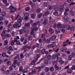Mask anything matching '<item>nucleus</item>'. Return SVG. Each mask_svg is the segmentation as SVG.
Returning <instances> with one entry per match:
<instances>
[{
    "label": "nucleus",
    "mask_w": 75,
    "mask_h": 75,
    "mask_svg": "<svg viewBox=\"0 0 75 75\" xmlns=\"http://www.w3.org/2000/svg\"><path fill=\"white\" fill-rule=\"evenodd\" d=\"M32 48V49H34L36 48L35 45H34L32 47L31 46L26 45L24 46L22 49V50H25L23 52H26L27 51H28L30 49Z\"/></svg>",
    "instance_id": "obj_1"
},
{
    "label": "nucleus",
    "mask_w": 75,
    "mask_h": 75,
    "mask_svg": "<svg viewBox=\"0 0 75 75\" xmlns=\"http://www.w3.org/2000/svg\"><path fill=\"white\" fill-rule=\"evenodd\" d=\"M21 26V23H18V22H16L15 24L13 25V27L15 28H17V27L20 28Z\"/></svg>",
    "instance_id": "obj_2"
},
{
    "label": "nucleus",
    "mask_w": 75,
    "mask_h": 75,
    "mask_svg": "<svg viewBox=\"0 0 75 75\" xmlns=\"http://www.w3.org/2000/svg\"><path fill=\"white\" fill-rule=\"evenodd\" d=\"M9 9L11 10H12L10 11L11 13H14V12H16V8L14 7V6L13 5H11L9 7Z\"/></svg>",
    "instance_id": "obj_3"
},
{
    "label": "nucleus",
    "mask_w": 75,
    "mask_h": 75,
    "mask_svg": "<svg viewBox=\"0 0 75 75\" xmlns=\"http://www.w3.org/2000/svg\"><path fill=\"white\" fill-rule=\"evenodd\" d=\"M49 20L50 21V24H54L55 20V17L50 16L49 18Z\"/></svg>",
    "instance_id": "obj_4"
},
{
    "label": "nucleus",
    "mask_w": 75,
    "mask_h": 75,
    "mask_svg": "<svg viewBox=\"0 0 75 75\" xmlns=\"http://www.w3.org/2000/svg\"><path fill=\"white\" fill-rule=\"evenodd\" d=\"M48 53V51H45V49H44L41 51V54H45L46 55H47Z\"/></svg>",
    "instance_id": "obj_5"
},
{
    "label": "nucleus",
    "mask_w": 75,
    "mask_h": 75,
    "mask_svg": "<svg viewBox=\"0 0 75 75\" xmlns=\"http://www.w3.org/2000/svg\"><path fill=\"white\" fill-rule=\"evenodd\" d=\"M13 59L15 60L18 59L19 60H20V58L19 57V55L18 54H15V56L14 57Z\"/></svg>",
    "instance_id": "obj_6"
},
{
    "label": "nucleus",
    "mask_w": 75,
    "mask_h": 75,
    "mask_svg": "<svg viewBox=\"0 0 75 75\" xmlns=\"http://www.w3.org/2000/svg\"><path fill=\"white\" fill-rule=\"evenodd\" d=\"M64 6L63 5H61L59 9L60 11H61V12L63 11L64 10Z\"/></svg>",
    "instance_id": "obj_7"
},
{
    "label": "nucleus",
    "mask_w": 75,
    "mask_h": 75,
    "mask_svg": "<svg viewBox=\"0 0 75 75\" xmlns=\"http://www.w3.org/2000/svg\"><path fill=\"white\" fill-rule=\"evenodd\" d=\"M7 30L5 29H4L3 31V33L1 34V35L2 37H4L6 35V33Z\"/></svg>",
    "instance_id": "obj_8"
},
{
    "label": "nucleus",
    "mask_w": 75,
    "mask_h": 75,
    "mask_svg": "<svg viewBox=\"0 0 75 75\" xmlns=\"http://www.w3.org/2000/svg\"><path fill=\"white\" fill-rule=\"evenodd\" d=\"M31 31H38V28H34L33 27H32L31 28Z\"/></svg>",
    "instance_id": "obj_9"
},
{
    "label": "nucleus",
    "mask_w": 75,
    "mask_h": 75,
    "mask_svg": "<svg viewBox=\"0 0 75 75\" xmlns=\"http://www.w3.org/2000/svg\"><path fill=\"white\" fill-rule=\"evenodd\" d=\"M55 38H56V36L55 35H53L50 38V40L52 41H53L55 40Z\"/></svg>",
    "instance_id": "obj_10"
},
{
    "label": "nucleus",
    "mask_w": 75,
    "mask_h": 75,
    "mask_svg": "<svg viewBox=\"0 0 75 75\" xmlns=\"http://www.w3.org/2000/svg\"><path fill=\"white\" fill-rule=\"evenodd\" d=\"M22 20H23V18L21 17H19L18 20V22H18V23H21V22H22Z\"/></svg>",
    "instance_id": "obj_11"
},
{
    "label": "nucleus",
    "mask_w": 75,
    "mask_h": 75,
    "mask_svg": "<svg viewBox=\"0 0 75 75\" xmlns=\"http://www.w3.org/2000/svg\"><path fill=\"white\" fill-rule=\"evenodd\" d=\"M53 8L54 9L55 11H57L59 10V6L56 7L55 8V6H53Z\"/></svg>",
    "instance_id": "obj_12"
},
{
    "label": "nucleus",
    "mask_w": 75,
    "mask_h": 75,
    "mask_svg": "<svg viewBox=\"0 0 75 75\" xmlns=\"http://www.w3.org/2000/svg\"><path fill=\"white\" fill-rule=\"evenodd\" d=\"M70 14L72 16H75V12L73 11L72 10H70Z\"/></svg>",
    "instance_id": "obj_13"
},
{
    "label": "nucleus",
    "mask_w": 75,
    "mask_h": 75,
    "mask_svg": "<svg viewBox=\"0 0 75 75\" xmlns=\"http://www.w3.org/2000/svg\"><path fill=\"white\" fill-rule=\"evenodd\" d=\"M49 33H50V34H53V33H54V30H53V29H52L51 28L49 29Z\"/></svg>",
    "instance_id": "obj_14"
},
{
    "label": "nucleus",
    "mask_w": 75,
    "mask_h": 75,
    "mask_svg": "<svg viewBox=\"0 0 75 75\" xmlns=\"http://www.w3.org/2000/svg\"><path fill=\"white\" fill-rule=\"evenodd\" d=\"M5 68V66H4L3 67H2L1 68V72H2L3 74H4L5 73V70L4 69V68Z\"/></svg>",
    "instance_id": "obj_15"
},
{
    "label": "nucleus",
    "mask_w": 75,
    "mask_h": 75,
    "mask_svg": "<svg viewBox=\"0 0 75 75\" xmlns=\"http://www.w3.org/2000/svg\"><path fill=\"white\" fill-rule=\"evenodd\" d=\"M43 66H42L41 67H38L37 68V69H38V72H40V71H41V69L43 68Z\"/></svg>",
    "instance_id": "obj_16"
},
{
    "label": "nucleus",
    "mask_w": 75,
    "mask_h": 75,
    "mask_svg": "<svg viewBox=\"0 0 75 75\" xmlns=\"http://www.w3.org/2000/svg\"><path fill=\"white\" fill-rule=\"evenodd\" d=\"M35 15H36V13H34L31 15V17L32 18H34L35 17Z\"/></svg>",
    "instance_id": "obj_17"
},
{
    "label": "nucleus",
    "mask_w": 75,
    "mask_h": 75,
    "mask_svg": "<svg viewBox=\"0 0 75 75\" xmlns=\"http://www.w3.org/2000/svg\"><path fill=\"white\" fill-rule=\"evenodd\" d=\"M47 22H48V19H47V18H46L45 19V21L43 22L42 24H43L44 25H45L47 24Z\"/></svg>",
    "instance_id": "obj_18"
},
{
    "label": "nucleus",
    "mask_w": 75,
    "mask_h": 75,
    "mask_svg": "<svg viewBox=\"0 0 75 75\" xmlns=\"http://www.w3.org/2000/svg\"><path fill=\"white\" fill-rule=\"evenodd\" d=\"M28 41H31V40H32V39H33V36L31 35L29 36L28 37Z\"/></svg>",
    "instance_id": "obj_19"
},
{
    "label": "nucleus",
    "mask_w": 75,
    "mask_h": 75,
    "mask_svg": "<svg viewBox=\"0 0 75 75\" xmlns=\"http://www.w3.org/2000/svg\"><path fill=\"white\" fill-rule=\"evenodd\" d=\"M67 73L68 74H71L72 70L70 69H68L67 71Z\"/></svg>",
    "instance_id": "obj_20"
},
{
    "label": "nucleus",
    "mask_w": 75,
    "mask_h": 75,
    "mask_svg": "<svg viewBox=\"0 0 75 75\" xmlns=\"http://www.w3.org/2000/svg\"><path fill=\"white\" fill-rule=\"evenodd\" d=\"M41 56V54H36V58H37L36 59V60L37 61L38 60V59Z\"/></svg>",
    "instance_id": "obj_21"
},
{
    "label": "nucleus",
    "mask_w": 75,
    "mask_h": 75,
    "mask_svg": "<svg viewBox=\"0 0 75 75\" xmlns=\"http://www.w3.org/2000/svg\"><path fill=\"white\" fill-rule=\"evenodd\" d=\"M15 38L14 39V40H12L11 43V45L12 46L14 45L15 42H16Z\"/></svg>",
    "instance_id": "obj_22"
},
{
    "label": "nucleus",
    "mask_w": 75,
    "mask_h": 75,
    "mask_svg": "<svg viewBox=\"0 0 75 75\" xmlns=\"http://www.w3.org/2000/svg\"><path fill=\"white\" fill-rule=\"evenodd\" d=\"M67 48L62 47L60 49V51L61 52H63L64 50H67Z\"/></svg>",
    "instance_id": "obj_23"
},
{
    "label": "nucleus",
    "mask_w": 75,
    "mask_h": 75,
    "mask_svg": "<svg viewBox=\"0 0 75 75\" xmlns=\"http://www.w3.org/2000/svg\"><path fill=\"white\" fill-rule=\"evenodd\" d=\"M15 42H16V45H20V41L17 40V39H16V38H15Z\"/></svg>",
    "instance_id": "obj_24"
},
{
    "label": "nucleus",
    "mask_w": 75,
    "mask_h": 75,
    "mask_svg": "<svg viewBox=\"0 0 75 75\" xmlns=\"http://www.w3.org/2000/svg\"><path fill=\"white\" fill-rule=\"evenodd\" d=\"M63 25L61 24H58L57 25V28H61L63 26Z\"/></svg>",
    "instance_id": "obj_25"
},
{
    "label": "nucleus",
    "mask_w": 75,
    "mask_h": 75,
    "mask_svg": "<svg viewBox=\"0 0 75 75\" xmlns=\"http://www.w3.org/2000/svg\"><path fill=\"white\" fill-rule=\"evenodd\" d=\"M30 25V24L29 23H27L25 24V27H28Z\"/></svg>",
    "instance_id": "obj_26"
},
{
    "label": "nucleus",
    "mask_w": 75,
    "mask_h": 75,
    "mask_svg": "<svg viewBox=\"0 0 75 75\" xmlns=\"http://www.w3.org/2000/svg\"><path fill=\"white\" fill-rule=\"evenodd\" d=\"M5 37L6 38H10L11 37V35L10 34H7L6 35Z\"/></svg>",
    "instance_id": "obj_27"
},
{
    "label": "nucleus",
    "mask_w": 75,
    "mask_h": 75,
    "mask_svg": "<svg viewBox=\"0 0 75 75\" xmlns=\"http://www.w3.org/2000/svg\"><path fill=\"white\" fill-rule=\"evenodd\" d=\"M62 60V58H57V59L56 62H60Z\"/></svg>",
    "instance_id": "obj_28"
},
{
    "label": "nucleus",
    "mask_w": 75,
    "mask_h": 75,
    "mask_svg": "<svg viewBox=\"0 0 75 75\" xmlns=\"http://www.w3.org/2000/svg\"><path fill=\"white\" fill-rule=\"evenodd\" d=\"M1 16H2V17H4V16H6V12L3 11L1 12Z\"/></svg>",
    "instance_id": "obj_29"
},
{
    "label": "nucleus",
    "mask_w": 75,
    "mask_h": 75,
    "mask_svg": "<svg viewBox=\"0 0 75 75\" xmlns=\"http://www.w3.org/2000/svg\"><path fill=\"white\" fill-rule=\"evenodd\" d=\"M53 15L55 16H57L58 15V13L57 12V11H55V12H54L53 13Z\"/></svg>",
    "instance_id": "obj_30"
},
{
    "label": "nucleus",
    "mask_w": 75,
    "mask_h": 75,
    "mask_svg": "<svg viewBox=\"0 0 75 75\" xmlns=\"http://www.w3.org/2000/svg\"><path fill=\"white\" fill-rule=\"evenodd\" d=\"M36 59L35 60H33L31 62V65H34L35 63L36 62Z\"/></svg>",
    "instance_id": "obj_31"
},
{
    "label": "nucleus",
    "mask_w": 75,
    "mask_h": 75,
    "mask_svg": "<svg viewBox=\"0 0 75 75\" xmlns=\"http://www.w3.org/2000/svg\"><path fill=\"white\" fill-rule=\"evenodd\" d=\"M52 57L50 55H49L47 58V60H50V59H51V57Z\"/></svg>",
    "instance_id": "obj_32"
},
{
    "label": "nucleus",
    "mask_w": 75,
    "mask_h": 75,
    "mask_svg": "<svg viewBox=\"0 0 75 75\" xmlns=\"http://www.w3.org/2000/svg\"><path fill=\"white\" fill-rule=\"evenodd\" d=\"M50 14V11H47L45 12L44 14L45 16H47V15H48Z\"/></svg>",
    "instance_id": "obj_33"
},
{
    "label": "nucleus",
    "mask_w": 75,
    "mask_h": 75,
    "mask_svg": "<svg viewBox=\"0 0 75 75\" xmlns=\"http://www.w3.org/2000/svg\"><path fill=\"white\" fill-rule=\"evenodd\" d=\"M11 61H8L7 62L6 64H7V65H11Z\"/></svg>",
    "instance_id": "obj_34"
},
{
    "label": "nucleus",
    "mask_w": 75,
    "mask_h": 75,
    "mask_svg": "<svg viewBox=\"0 0 75 75\" xmlns=\"http://www.w3.org/2000/svg\"><path fill=\"white\" fill-rule=\"evenodd\" d=\"M32 73L33 74H35L36 73V70L35 69H34L32 70Z\"/></svg>",
    "instance_id": "obj_35"
},
{
    "label": "nucleus",
    "mask_w": 75,
    "mask_h": 75,
    "mask_svg": "<svg viewBox=\"0 0 75 75\" xmlns=\"http://www.w3.org/2000/svg\"><path fill=\"white\" fill-rule=\"evenodd\" d=\"M27 42H28V41H27V39H25L23 43V44H24V45H25L27 43Z\"/></svg>",
    "instance_id": "obj_36"
},
{
    "label": "nucleus",
    "mask_w": 75,
    "mask_h": 75,
    "mask_svg": "<svg viewBox=\"0 0 75 75\" xmlns=\"http://www.w3.org/2000/svg\"><path fill=\"white\" fill-rule=\"evenodd\" d=\"M66 27L68 30H69L71 28V26L69 24H68L66 26Z\"/></svg>",
    "instance_id": "obj_37"
},
{
    "label": "nucleus",
    "mask_w": 75,
    "mask_h": 75,
    "mask_svg": "<svg viewBox=\"0 0 75 75\" xmlns=\"http://www.w3.org/2000/svg\"><path fill=\"white\" fill-rule=\"evenodd\" d=\"M32 25L35 27H36L37 26V23H34L32 24Z\"/></svg>",
    "instance_id": "obj_38"
},
{
    "label": "nucleus",
    "mask_w": 75,
    "mask_h": 75,
    "mask_svg": "<svg viewBox=\"0 0 75 75\" xmlns=\"http://www.w3.org/2000/svg\"><path fill=\"white\" fill-rule=\"evenodd\" d=\"M47 6V3L45 2L43 4V6L44 7H46Z\"/></svg>",
    "instance_id": "obj_39"
},
{
    "label": "nucleus",
    "mask_w": 75,
    "mask_h": 75,
    "mask_svg": "<svg viewBox=\"0 0 75 75\" xmlns=\"http://www.w3.org/2000/svg\"><path fill=\"white\" fill-rule=\"evenodd\" d=\"M56 32L58 34H59L61 33V30L59 29H57L56 30Z\"/></svg>",
    "instance_id": "obj_40"
},
{
    "label": "nucleus",
    "mask_w": 75,
    "mask_h": 75,
    "mask_svg": "<svg viewBox=\"0 0 75 75\" xmlns=\"http://www.w3.org/2000/svg\"><path fill=\"white\" fill-rule=\"evenodd\" d=\"M45 71L46 72H48L49 71V68L48 67H46Z\"/></svg>",
    "instance_id": "obj_41"
},
{
    "label": "nucleus",
    "mask_w": 75,
    "mask_h": 75,
    "mask_svg": "<svg viewBox=\"0 0 75 75\" xmlns=\"http://www.w3.org/2000/svg\"><path fill=\"white\" fill-rule=\"evenodd\" d=\"M24 17H28L29 15L27 13H25L23 14Z\"/></svg>",
    "instance_id": "obj_42"
},
{
    "label": "nucleus",
    "mask_w": 75,
    "mask_h": 75,
    "mask_svg": "<svg viewBox=\"0 0 75 75\" xmlns=\"http://www.w3.org/2000/svg\"><path fill=\"white\" fill-rule=\"evenodd\" d=\"M19 31L20 34H22L23 33V30H19Z\"/></svg>",
    "instance_id": "obj_43"
},
{
    "label": "nucleus",
    "mask_w": 75,
    "mask_h": 75,
    "mask_svg": "<svg viewBox=\"0 0 75 75\" xmlns=\"http://www.w3.org/2000/svg\"><path fill=\"white\" fill-rule=\"evenodd\" d=\"M27 72H28V70L27 69H25L23 71V73H27Z\"/></svg>",
    "instance_id": "obj_44"
},
{
    "label": "nucleus",
    "mask_w": 75,
    "mask_h": 75,
    "mask_svg": "<svg viewBox=\"0 0 75 75\" xmlns=\"http://www.w3.org/2000/svg\"><path fill=\"white\" fill-rule=\"evenodd\" d=\"M51 39L48 38L46 40V42L47 43H49L50 42V41H51Z\"/></svg>",
    "instance_id": "obj_45"
},
{
    "label": "nucleus",
    "mask_w": 75,
    "mask_h": 75,
    "mask_svg": "<svg viewBox=\"0 0 75 75\" xmlns=\"http://www.w3.org/2000/svg\"><path fill=\"white\" fill-rule=\"evenodd\" d=\"M42 13H41L39 15H38V17L39 18H41V17H42Z\"/></svg>",
    "instance_id": "obj_46"
},
{
    "label": "nucleus",
    "mask_w": 75,
    "mask_h": 75,
    "mask_svg": "<svg viewBox=\"0 0 75 75\" xmlns=\"http://www.w3.org/2000/svg\"><path fill=\"white\" fill-rule=\"evenodd\" d=\"M5 45H7L8 44V41L7 40L4 41Z\"/></svg>",
    "instance_id": "obj_47"
},
{
    "label": "nucleus",
    "mask_w": 75,
    "mask_h": 75,
    "mask_svg": "<svg viewBox=\"0 0 75 75\" xmlns=\"http://www.w3.org/2000/svg\"><path fill=\"white\" fill-rule=\"evenodd\" d=\"M40 49H37V50H35V52L36 54H37V53H38V52H40Z\"/></svg>",
    "instance_id": "obj_48"
},
{
    "label": "nucleus",
    "mask_w": 75,
    "mask_h": 75,
    "mask_svg": "<svg viewBox=\"0 0 75 75\" xmlns=\"http://www.w3.org/2000/svg\"><path fill=\"white\" fill-rule=\"evenodd\" d=\"M9 50L11 51H13V47H12L11 46H10L9 47Z\"/></svg>",
    "instance_id": "obj_49"
},
{
    "label": "nucleus",
    "mask_w": 75,
    "mask_h": 75,
    "mask_svg": "<svg viewBox=\"0 0 75 75\" xmlns=\"http://www.w3.org/2000/svg\"><path fill=\"white\" fill-rule=\"evenodd\" d=\"M68 59L69 61L72 60V56L71 55H69L68 56Z\"/></svg>",
    "instance_id": "obj_50"
},
{
    "label": "nucleus",
    "mask_w": 75,
    "mask_h": 75,
    "mask_svg": "<svg viewBox=\"0 0 75 75\" xmlns=\"http://www.w3.org/2000/svg\"><path fill=\"white\" fill-rule=\"evenodd\" d=\"M54 68L56 70H58L59 69V67L57 65L54 66Z\"/></svg>",
    "instance_id": "obj_51"
},
{
    "label": "nucleus",
    "mask_w": 75,
    "mask_h": 75,
    "mask_svg": "<svg viewBox=\"0 0 75 75\" xmlns=\"http://www.w3.org/2000/svg\"><path fill=\"white\" fill-rule=\"evenodd\" d=\"M6 55V53L5 52H3L2 54V56L3 57H5Z\"/></svg>",
    "instance_id": "obj_52"
},
{
    "label": "nucleus",
    "mask_w": 75,
    "mask_h": 75,
    "mask_svg": "<svg viewBox=\"0 0 75 75\" xmlns=\"http://www.w3.org/2000/svg\"><path fill=\"white\" fill-rule=\"evenodd\" d=\"M44 63H45V64H46V65H47V64H48V61L46 60H44Z\"/></svg>",
    "instance_id": "obj_53"
},
{
    "label": "nucleus",
    "mask_w": 75,
    "mask_h": 75,
    "mask_svg": "<svg viewBox=\"0 0 75 75\" xmlns=\"http://www.w3.org/2000/svg\"><path fill=\"white\" fill-rule=\"evenodd\" d=\"M56 58H57V56H56V55L54 54L53 55L52 57V59H55Z\"/></svg>",
    "instance_id": "obj_54"
},
{
    "label": "nucleus",
    "mask_w": 75,
    "mask_h": 75,
    "mask_svg": "<svg viewBox=\"0 0 75 75\" xmlns=\"http://www.w3.org/2000/svg\"><path fill=\"white\" fill-rule=\"evenodd\" d=\"M30 7H28L25 8V10L26 11H28L30 10Z\"/></svg>",
    "instance_id": "obj_55"
},
{
    "label": "nucleus",
    "mask_w": 75,
    "mask_h": 75,
    "mask_svg": "<svg viewBox=\"0 0 75 75\" xmlns=\"http://www.w3.org/2000/svg\"><path fill=\"white\" fill-rule=\"evenodd\" d=\"M24 40H25L24 38L22 37L21 38L20 41H21V42H23V41H24Z\"/></svg>",
    "instance_id": "obj_56"
},
{
    "label": "nucleus",
    "mask_w": 75,
    "mask_h": 75,
    "mask_svg": "<svg viewBox=\"0 0 75 75\" xmlns=\"http://www.w3.org/2000/svg\"><path fill=\"white\" fill-rule=\"evenodd\" d=\"M52 47V44H49L47 46V47L48 48H51Z\"/></svg>",
    "instance_id": "obj_57"
},
{
    "label": "nucleus",
    "mask_w": 75,
    "mask_h": 75,
    "mask_svg": "<svg viewBox=\"0 0 75 75\" xmlns=\"http://www.w3.org/2000/svg\"><path fill=\"white\" fill-rule=\"evenodd\" d=\"M23 67H21L19 68V71H20V72H21V71H23Z\"/></svg>",
    "instance_id": "obj_58"
},
{
    "label": "nucleus",
    "mask_w": 75,
    "mask_h": 75,
    "mask_svg": "<svg viewBox=\"0 0 75 75\" xmlns=\"http://www.w3.org/2000/svg\"><path fill=\"white\" fill-rule=\"evenodd\" d=\"M50 70L52 72L54 71V67H51L50 68Z\"/></svg>",
    "instance_id": "obj_59"
},
{
    "label": "nucleus",
    "mask_w": 75,
    "mask_h": 75,
    "mask_svg": "<svg viewBox=\"0 0 75 75\" xmlns=\"http://www.w3.org/2000/svg\"><path fill=\"white\" fill-rule=\"evenodd\" d=\"M11 34L12 37H14V35H15V32L14 31L12 32Z\"/></svg>",
    "instance_id": "obj_60"
},
{
    "label": "nucleus",
    "mask_w": 75,
    "mask_h": 75,
    "mask_svg": "<svg viewBox=\"0 0 75 75\" xmlns=\"http://www.w3.org/2000/svg\"><path fill=\"white\" fill-rule=\"evenodd\" d=\"M52 44V46H53V47H55V46H56L57 45L56 43H55V42H53Z\"/></svg>",
    "instance_id": "obj_61"
},
{
    "label": "nucleus",
    "mask_w": 75,
    "mask_h": 75,
    "mask_svg": "<svg viewBox=\"0 0 75 75\" xmlns=\"http://www.w3.org/2000/svg\"><path fill=\"white\" fill-rule=\"evenodd\" d=\"M40 11H41V9H40V8H38L37 9V12L38 13H40Z\"/></svg>",
    "instance_id": "obj_62"
},
{
    "label": "nucleus",
    "mask_w": 75,
    "mask_h": 75,
    "mask_svg": "<svg viewBox=\"0 0 75 75\" xmlns=\"http://www.w3.org/2000/svg\"><path fill=\"white\" fill-rule=\"evenodd\" d=\"M18 61L17 60H15L14 61L13 64H16L17 63Z\"/></svg>",
    "instance_id": "obj_63"
},
{
    "label": "nucleus",
    "mask_w": 75,
    "mask_h": 75,
    "mask_svg": "<svg viewBox=\"0 0 75 75\" xmlns=\"http://www.w3.org/2000/svg\"><path fill=\"white\" fill-rule=\"evenodd\" d=\"M72 56L73 57H75V53L73 52L72 53Z\"/></svg>",
    "instance_id": "obj_64"
}]
</instances>
